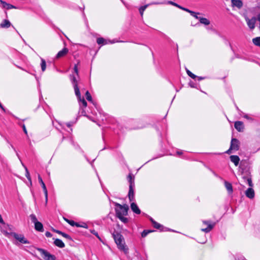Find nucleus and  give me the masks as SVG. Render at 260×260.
Returning <instances> with one entry per match:
<instances>
[{
	"mask_svg": "<svg viewBox=\"0 0 260 260\" xmlns=\"http://www.w3.org/2000/svg\"><path fill=\"white\" fill-rule=\"evenodd\" d=\"M0 223H4V220L3 219V218H2V217L1 214H0Z\"/></svg>",
	"mask_w": 260,
	"mask_h": 260,
	"instance_id": "48",
	"label": "nucleus"
},
{
	"mask_svg": "<svg viewBox=\"0 0 260 260\" xmlns=\"http://www.w3.org/2000/svg\"><path fill=\"white\" fill-rule=\"evenodd\" d=\"M231 4L233 7H236L238 9H241L243 6L241 0H231Z\"/></svg>",
	"mask_w": 260,
	"mask_h": 260,
	"instance_id": "10",
	"label": "nucleus"
},
{
	"mask_svg": "<svg viewBox=\"0 0 260 260\" xmlns=\"http://www.w3.org/2000/svg\"><path fill=\"white\" fill-rule=\"evenodd\" d=\"M71 80L73 85L76 95L77 98H80L81 94L79 88L78 86V81L74 75H71Z\"/></svg>",
	"mask_w": 260,
	"mask_h": 260,
	"instance_id": "5",
	"label": "nucleus"
},
{
	"mask_svg": "<svg viewBox=\"0 0 260 260\" xmlns=\"http://www.w3.org/2000/svg\"><path fill=\"white\" fill-rule=\"evenodd\" d=\"M74 226H76V227H80L81 225L79 224L78 223L75 222Z\"/></svg>",
	"mask_w": 260,
	"mask_h": 260,
	"instance_id": "49",
	"label": "nucleus"
},
{
	"mask_svg": "<svg viewBox=\"0 0 260 260\" xmlns=\"http://www.w3.org/2000/svg\"><path fill=\"white\" fill-rule=\"evenodd\" d=\"M131 208L132 211L135 213L138 214H140L141 211L136 203H132L131 205Z\"/></svg>",
	"mask_w": 260,
	"mask_h": 260,
	"instance_id": "17",
	"label": "nucleus"
},
{
	"mask_svg": "<svg viewBox=\"0 0 260 260\" xmlns=\"http://www.w3.org/2000/svg\"><path fill=\"white\" fill-rule=\"evenodd\" d=\"M203 223L208 225L207 228L202 229V231L205 233L209 232L215 225V223H211L210 221H204Z\"/></svg>",
	"mask_w": 260,
	"mask_h": 260,
	"instance_id": "8",
	"label": "nucleus"
},
{
	"mask_svg": "<svg viewBox=\"0 0 260 260\" xmlns=\"http://www.w3.org/2000/svg\"><path fill=\"white\" fill-rule=\"evenodd\" d=\"M1 3L2 4V6L4 8H6L8 10L11 9H16V7L11 4H8L6 2L1 0L0 1Z\"/></svg>",
	"mask_w": 260,
	"mask_h": 260,
	"instance_id": "15",
	"label": "nucleus"
},
{
	"mask_svg": "<svg viewBox=\"0 0 260 260\" xmlns=\"http://www.w3.org/2000/svg\"><path fill=\"white\" fill-rule=\"evenodd\" d=\"M53 231H54V232H55V233H57V234H59V235H61L62 234V233H63V232H61V231H60L56 230H54V229H53Z\"/></svg>",
	"mask_w": 260,
	"mask_h": 260,
	"instance_id": "45",
	"label": "nucleus"
},
{
	"mask_svg": "<svg viewBox=\"0 0 260 260\" xmlns=\"http://www.w3.org/2000/svg\"><path fill=\"white\" fill-rule=\"evenodd\" d=\"M245 117L246 118H248V116H245Z\"/></svg>",
	"mask_w": 260,
	"mask_h": 260,
	"instance_id": "57",
	"label": "nucleus"
},
{
	"mask_svg": "<svg viewBox=\"0 0 260 260\" xmlns=\"http://www.w3.org/2000/svg\"><path fill=\"white\" fill-rule=\"evenodd\" d=\"M67 126H69V127H70L71 125H70V124H67Z\"/></svg>",
	"mask_w": 260,
	"mask_h": 260,
	"instance_id": "55",
	"label": "nucleus"
},
{
	"mask_svg": "<svg viewBox=\"0 0 260 260\" xmlns=\"http://www.w3.org/2000/svg\"><path fill=\"white\" fill-rule=\"evenodd\" d=\"M233 149H231V147L230 149L226 151V153L228 154H230L231 153V150H233Z\"/></svg>",
	"mask_w": 260,
	"mask_h": 260,
	"instance_id": "50",
	"label": "nucleus"
},
{
	"mask_svg": "<svg viewBox=\"0 0 260 260\" xmlns=\"http://www.w3.org/2000/svg\"><path fill=\"white\" fill-rule=\"evenodd\" d=\"M190 72H191L190 71H189L188 70L186 69V73H187L188 75L190 74Z\"/></svg>",
	"mask_w": 260,
	"mask_h": 260,
	"instance_id": "52",
	"label": "nucleus"
},
{
	"mask_svg": "<svg viewBox=\"0 0 260 260\" xmlns=\"http://www.w3.org/2000/svg\"><path fill=\"white\" fill-rule=\"evenodd\" d=\"M78 98L81 102L83 106L84 107H86L87 106V102H86V101L84 99H82L81 100V98Z\"/></svg>",
	"mask_w": 260,
	"mask_h": 260,
	"instance_id": "37",
	"label": "nucleus"
},
{
	"mask_svg": "<svg viewBox=\"0 0 260 260\" xmlns=\"http://www.w3.org/2000/svg\"><path fill=\"white\" fill-rule=\"evenodd\" d=\"M134 186L129 185L128 198L130 201H133L134 199V191L133 189Z\"/></svg>",
	"mask_w": 260,
	"mask_h": 260,
	"instance_id": "18",
	"label": "nucleus"
},
{
	"mask_svg": "<svg viewBox=\"0 0 260 260\" xmlns=\"http://www.w3.org/2000/svg\"><path fill=\"white\" fill-rule=\"evenodd\" d=\"M235 128L239 132H242L244 129V124L243 122L237 121L235 122Z\"/></svg>",
	"mask_w": 260,
	"mask_h": 260,
	"instance_id": "11",
	"label": "nucleus"
},
{
	"mask_svg": "<svg viewBox=\"0 0 260 260\" xmlns=\"http://www.w3.org/2000/svg\"><path fill=\"white\" fill-rule=\"evenodd\" d=\"M190 14L191 16L194 17L197 19H199V18L200 17L198 16V15L200 14L199 13H196L194 11H191V12H190Z\"/></svg>",
	"mask_w": 260,
	"mask_h": 260,
	"instance_id": "32",
	"label": "nucleus"
},
{
	"mask_svg": "<svg viewBox=\"0 0 260 260\" xmlns=\"http://www.w3.org/2000/svg\"><path fill=\"white\" fill-rule=\"evenodd\" d=\"M45 235L47 237H51L52 236V234L49 232H46Z\"/></svg>",
	"mask_w": 260,
	"mask_h": 260,
	"instance_id": "43",
	"label": "nucleus"
},
{
	"mask_svg": "<svg viewBox=\"0 0 260 260\" xmlns=\"http://www.w3.org/2000/svg\"><path fill=\"white\" fill-rule=\"evenodd\" d=\"M168 3L170 4H171L173 6H174L177 8H179V9H181V8L182 7L181 6L178 5L177 4L173 2H172V1H169L168 2Z\"/></svg>",
	"mask_w": 260,
	"mask_h": 260,
	"instance_id": "36",
	"label": "nucleus"
},
{
	"mask_svg": "<svg viewBox=\"0 0 260 260\" xmlns=\"http://www.w3.org/2000/svg\"><path fill=\"white\" fill-rule=\"evenodd\" d=\"M242 179H243V180L244 181L247 182V184H248V185L250 187H252L253 186V183H252V179H251V176H250L249 173H248L246 175H243L242 176Z\"/></svg>",
	"mask_w": 260,
	"mask_h": 260,
	"instance_id": "12",
	"label": "nucleus"
},
{
	"mask_svg": "<svg viewBox=\"0 0 260 260\" xmlns=\"http://www.w3.org/2000/svg\"><path fill=\"white\" fill-rule=\"evenodd\" d=\"M80 227L87 228V226L86 223H83L82 225H81Z\"/></svg>",
	"mask_w": 260,
	"mask_h": 260,
	"instance_id": "51",
	"label": "nucleus"
},
{
	"mask_svg": "<svg viewBox=\"0 0 260 260\" xmlns=\"http://www.w3.org/2000/svg\"><path fill=\"white\" fill-rule=\"evenodd\" d=\"M150 220L152 224H153V221H155L152 218H150Z\"/></svg>",
	"mask_w": 260,
	"mask_h": 260,
	"instance_id": "53",
	"label": "nucleus"
},
{
	"mask_svg": "<svg viewBox=\"0 0 260 260\" xmlns=\"http://www.w3.org/2000/svg\"><path fill=\"white\" fill-rule=\"evenodd\" d=\"M115 206H116L115 211L117 217L127 215L129 209L128 205L126 204L121 205L119 203H116Z\"/></svg>",
	"mask_w": 260,
	"mask_h": 260,
	"instance_id": "2",
	"label": "nucleus"
},
{
	"mask_svg": "<svg viewBox=\"0 0 260 260\" xmlns=\"http://www.w3.org/2000/svg\"><path fill=\"white\" fill-rule=\"evenodd\" d=\"M66 221L72 226H74L75 221L73 220H70L68 219H65Z\"/></svg>",
	"mask_w": 260,
	"mask_h": 260,
	"instance_id": "39",
	"label": "nucleus"
},
{
	"mask_svg": "<svg viewBox=\"0 0 260 260\" xmlns=\"http://www.w3.org/2000/svg\"><path fill=\"white\" fill-rule=\"evenodd\" d=\"M181 9L182 10H184V11H186V12H188L189 13H190V12H191V10H189V9H188L187 8H183L182 7L181 8Z\"/></svg>",
	"mask_w": 260,
	"mask_h": 260,
	"instance_id": "44",
	"label": "nucleus"
},
{
	"mask_svg": "<svg viewBox=\"0 0 260 260\" xmlns=\"http://www.w3.org/2000/svg\"><path fill=\"white\" fill-rule=\"evenodd\" d=\"M198 20H199L200 22L201 23L205 25H208L210 23V21L206 18L200 17Z\"/></svg>",
	"mask_w": 260,
	"mask_h": 260,
	"instance_id": "22",
	"label": "nucleus"
},
{
	"mask_svg": "<svg viewBox=\"0 0 260 260\" xmlns=\"http://www.w3.org/2000/svg\"><path fill=\"white\" fill-rule=\"evenodd\" d=\"M61 236H62L63 237H64L68 239L72 240L71 237L69 235H68L64 233H63L61 235Z\"/></svg>",
	"mask_w": 260,
	"mask_h": 260,
	"instance_id": "40",
	"label": "nucleus"
},
{
	"mask_svg": "<svg viewBox=\"0 0 260 260\" xmlns=\"http://www.w3.org/2000/svg\"><path fill=\"white\" fill-rule=\"evenodd\" d=\"M197 78H198V79L199 81H200V80H203V79H205V77H203L197 76Z\"/></svg>",
	"mask_w": 260,
	"mask_h": 260,
	"instance_id": "47",
	"label": "nucleus"
},
{
	"mask_svg": "<svg viewBox=\"0 0 260 260\" xmlns=\"http://www.w3.org/2000/svg\"><path fill=\"white\" fill-rule=\"evenodd\" d=\"M246 196L249 199H253L254 197V191L252 187L248 188L245 191Z\"/></svg>",
	"mask_w": 260,
	"mask_h": 260,
	"instance_id": "13",
	"label": "nucleus"
},
{
	"mask_svg": "<svg viewBox=\"0 0 260 260\" xmlns=\"http://www.w3.org/2000/svg\"><path fill=\"white\" fill-rule=\"evenodd\" d=\"M38 180H39V182L40 183V184H41V186L43 188V191L44 192V193H45V198H46V204H47V200H48V194H47V188L46 187V185L44 183V182H43L41 177L40 176V175H38Z\"/></svg>",
	"mask_w": 260,
	"mask_h": 260,
	"instance_id": "9",
	"label": "nucleus"
},
{
	"mask_svg": "<svg viewBox=\"0 0 260 260\" xmlns=\"http://www.w3.org/2000/svg\"><path fill=\"white\" fill-rule=\"evenodd\" d=\"M69 52V50L67 48H64L62 50L59 51L58 53L56 54V58L58 59L61 58L62 57L64 56L67 54Z\"/></svg>",
	"mask_w": 260,
	"mask_h": 260,
	"instance_id": "14",
	"label": "nucleus"
},
{
	"mask_svg": "<svg viewBox=\"0 0 260 260\" xmlns=\"http://www.w3.org/2000/svg\"><path fill=\"white\" fill-rule=\"evenodd\" d=\"M240 142L239 141L236 139L233 138L231 142V149H234V150H238L239 148Z\"/></svg>",
	"mask_w": 260,
	"mask_h": 260,
	"instance_id": "7",
	"label": "nucleus"
},
{
	"mask_svg": "<svg viewBox=\"0 0 260 260\" xmlns=\"http://www.w3.org/2000/svg\"><path fill=\"white\" fill-rule=\"evenodd\" d=\"M97 43L98 44H106L107 42L106 40L103 38H99L97 39Z\"/></svg>",
	"mask_w": 260,
	"mask_h": 260,
	"instance_id": "28",
	"label": "nucleus"
},
{
	"mask_svg": "<svg viewBox=\"0 0 260 260\" xmlns=\"http://www.w3.org/2000/svg\"><path fill=\"white\" fill-rule=\"evenodd\" d=\"M159 3H154V4H158Z\"/></svg>",
	"mask_w": 260,
	"mask_h": 260,
	"instance_id": "56",
	"label": "nucleus"
},
{
	"mask_svg": "<svg viewBox=\"0 0 260 260\" xmlns=\"http://www.w3.org/2000/svg\"><path fill=\"white\" fill-rule=\"evenodd\" d=\"M35 229L37 231L42 232L43 231V225L42 223L39 221L35 223Z\"/></svg>",
	"mask_w": 260,
	"mask_h": 260,
	"instance_id": "19",
	"label": "nucleus"
},
{
	"mask_svg": "<svg viewBox=\"0 0 260 260\" xmlns=\"http://www.w3.org/2000/svg\"><path fill=\"white\" fill-rule=\"evenodd\" d=\"M91 233L93 234L94 235H95L99 240H101V238L99 236V234L97 232H96L95 230H92L91 231Z\"/></svg>",
	"mask_w": 260,
	"mask_h": 260,
	"instance_id": "38",
	"label": "nucleus"
},
{
	"mask_svg": "<svg viewBox=\"0 0 260 260\" xmlns=\"http://www.w3.org/2000/svg\"><path fill=\"white\" fill-rule=\"evenodd\" d=\"M188 76L192 79H195L196 78H197V76L192 73L191 72L190 73Z\"/></svg>",
	"mask_w": 260,
	"mask_h": 260,
	"instance_id": "41",
	"label": "nucleus"
},
{
	"mask_svg": "<svg viewBox=\"0 0 260 260\" xmlns=\"http://www.w3.org/2000/svg\"><path fill=\"white\" fill-rule=\"evenodd\" d=\"M152 231H147V230H144L142 233V234H141V236L142 237H146L147 234L150 232H151Z\"/></svg>",
	"mask_w": 260,
	"mask_h": 260,
	"instance_id": "35",
	"label": "nucleus"
},
{
	"mask_svg": "<svg viewBox=\"0 0 260 260\" xmlns=\"http://www.w3.org/2000/svg\"><path fill=\"white\" fill-rule=\"evenodd\" d=\"M13 235L14 237L15 238V239L17 240L18 241H19L21 243H23V244L29 243V242L27 240H26L24 238V236L22 235L14 233L13 234Z\"/></svg>",
	"mask_w": 260,
	"mask_h": 260,
	"instance_id": "6",
	"label": "nucleus"
},
{
	"mask_svg": "<svg viewBox=\"0 0 260 260\" xmlns=\"http://www.w3.org/2000/svg\"><path fill=\"white\" fill-rule=\"evenodd\" d=\"M243 260H246V259H243Z\"/></svg>",
	"mask_w": 260,
	"mask_h": 260,
	"instance_id": "58",
	"label": "nucleus"
},
{
	"mask_svg": "<svg viewBox=\"0 0 260 260\" xmlns=\"http://www.w3.org/2000/svg\"><path fill=\"white\" fill-rule=\"evenodd\" d=\"M11 25V22L8 20L5 19L1 23L0 26L2 28H8Z\"/></svg>",
	"mask_w": 260,
	"mask_h": 260,
	"instance_id": "21",
	"label": "nucleus"
},
{
	"mask_svg": "<svg viewBox=\"0 0 260 260\" xmlns=\"http://www.w3.org/2000/svg\"><path fill=\"white\" fill-rule=\"evenodd\" d=\"M148 6V5H146L144 6L140 7V8L139 9V11H140V13L141 16L143 15L144 11L147 8Z\"/></svg>",
	"mask_w": 260,
	"mask_h": 260,
	"instance_id": "31",
	"label": "nucleus"
},
{
	"mask_svg": "<svg viewBox=\"0 0 260 260\" xmlns=\"http://www.w3.org/2000/svg\"><path fill=\"white\" fill-rule=\"evenodd\" d=\"M37 250L39 251L42 255L43 256V258L46 260H55L56 257L55 255H52L50 254L49 252H48L47 250L41 248H37Z\"/></svg>",
	"mask_w": 260,
	"mask_h": 260,
	"instance_id": "3",
	"label": "nucleus"
},
{
	"mask_svg": "<svg viewBox=\"0 0 260 260\" xmlns=\"http://www.w3.org/2000/svg\"><path fill=\"white\" fill-rule=\"evenodd\" d=\"M230 160L233 162L236 166L239 165L240 158L237 155H231L230 157Z\"/></svg>",
	"mask_w": 260,
	"mask_h": 260,
	"instance_id": "16",
	"label": "nucleus"
},
{
	"mask_svg": "<svg viewBox=\"0 0 260 260\" xmlns=\"http://www.w3.org/2000/svg\"><path fill=\"white\" fill-rule=\"evenodd\" d=\"M112 235L118 248L120 250L123 251L125 253H127L128 252V248L125 245V242L123 236L118 232L114 233Z\"/></svg>",
	"mask_w": 260,
	"mask_h": 260,
	"instance_id": "1",
	"label": "nucleus"
},
{
	"mask_svg": "<svg viewBox=\"0 0 260 260\" xmlns=\"http://www.w3.org/2000/svg\"><path fill=\"white\" fill-rule=\"evenodd\" d=\"M24 168H25V172H26L25 176L27 178V179L28 180L29 182L30 183V185H31L32 183H31V178H30V176L29 173V172L28 171L27 168L26 167H24Z\"/></svg>",
	"mask_w": 260,
	"mask_h": 260,
	"instance_id": "26",
	"label": "nucleus"
},
{
	"mask_svg": "<svg viewBox=\"0 0 260 260\" xmlns=\"http://www.w3.org/2000/svg\"><path fill=\"white\" fill-rule=\"evenodd\" d=\"M30 218L31 221L34 223V224H35V223L38 222V219L35 214H30Z\"/></svg>",
	"mask_w": 260,
	"mask_h": 260,
	"instance_id": "29",
	"label": "nucleus"
},
{
	"mask_svg": "<svg viewBox=\"0 0 260 260\" xmlns=\"http://www.w3.org/2000/svg\"><path fill=\"white\" fill-rule=\"evenodd\" d=\"M54 244L59 248H63L65 246L64 243L59 239H55Z\"/></svg>",
	"mask_w": 260,
	"mask_h": 260,
	"instance_id": "20",
	"label": "nucleus"
},
{
	"mask_svg": "<svg viewBox=\"0 0 260 260\" xmlns=\"http://www.w3.org/2000/svg\"><path fill=\"white\" fill-rule=\"evenodd\" d=\"M22 127H23V131H24V133H25L26 135H27V131H26V127H25V125H23V126H22Z\"/></svg>",
	"mask_w": 260,
	"mask_h": 260,
	"instance_id": "46",
	"label": "nucleus"
},
{
	"mask_svg": "<svg viewBox=\"0 0 260 260\" xmlns=\"http://www.w3.org/2000/svg\"><path fill=\"white\" fill-rule=\"evenodd\" d=\"M152 224L153 226L157 229H159L160 228L161 226V225L159 223H157L156 221H153Z\"/></svg>",
	"mask_w": 260,
	"mask_h": 260,
	"instance_id": "34",
	"label": "nucleus"
},
{
	"mask_svg": "<svg viewBox=\"0 0 260 260\" xmlns=\"http://www.w3.org/2000/svg\"><path fill=\"white\" fill-rule=\"evenodd\" d=\"M41 69L43 72H44L46 68V63L45 59H44L43 58H41Z\"/></svg>",
	"mask_w": 260,
	"mask_h": 260,
	"instance_id": "25",
	"label": "nucleus"
},
{
	"mask_svg": "<svg viewBox=\"0 0 260 260\" xmlns=\"http://www.w3.org/2000/svg\"><path fill=\"white\" fill-rule=\"evenodd\" d=\"M181 153H182V152H179V151H178V152H177V154H181Z\"/></svg>",
	"mask_w": 260,
	"mask_h": 260,
	"instance_id": "54",
	"label": "nucleus"
},
{
	"mask_svg": "<svg viewBox=\"0 0 260 260\" xmlns=\"http://www.w3.org/2000/svg\"><path fill=\"white\" fill-rule=\"evenodd\" d=\"M127 179L129 183V185H132V186H134V177L131 174H129L127 177Z\"/></svg>",
	"mask_w": 260,
	"mask_h": 260,
	"instance_id": "23",
	"label": "nucleus"
},
{
	"mask_svg": "<svg viewBox=\"0 0 260 260\" xmlns=\"http://www.w3.org/2000/svg\"><path fill=\"white\" fill-rule=\"evenodd\" d=\"M74 70L75 72L76 73V74L78 75V68H77V64L75 65L74 68Z\"/></svg>",
	"mask_w": 260,
	"mask_h": 260,
	"instance_id": "42",
	"label": "nucleus"
},
{
	"mask_svg": "<svg viewBox=\"0 0 260 260\" xmlns=\"http://www.w3.org/2000/svg\"><path fill=\"white\" fill-rule=\"evenodd\" d=\"M252 42L254 45L260 47V37L253 39Z\"/></svg>",
	"mask_w": 260,
	"mask_h": 260,
	"instance_id": "27",
	"label": "nucleus"
},
{
	"mask_svg": "<svg viewBox=\"0 0 260 260\" xmlns=\"http://www.w3.org/2000/svg\"><path fill=\"white\" fill-rule=\"evenodd\" d=\"M243 16L246 21L248 27L251 29L253 30L255 27V23L256 21L257 18L252 17L251 19H249L247 15L245 14H243Z\"/></svg>",
	"mask_w": 260,
	"mask_h": 260,
	"instance_id": "4",
	"label": "nucleus"
},
{
	"mask_svg": "<svg viewBox=\"0 0 260 260\" xmlns=\"http://www.w3.org/2000/svg\"><path fill=\"white\" fill-rule=\"evenodd\" d=\"M124 216H121L117 217L122 222L124 223H126L128 222V219L125 217Z\"/></svg>",
	"mask_w": 260,
	"mask_h": 260,
	"instance_id": "30",
	"label": "nucleus"
},
{
	"mask_svg": "<svg viewBox=\"0 0 260 260\" xmlns=\"http://www.w3.org/2000/svg\"><path fill=\"white\" fill-rule=\"evenodd\" d=\"M224 184H225V186L226 189L229 191V192H230V193L232 192H233V187H232V184L227 181H225Z\"/></svg>",
	"mask_w": 260,
	"mask_h": 260,
	"instance_id": "24",
	"label": "nucleus"
},
{
	"mask_svg": "<svg viewBox=\"0 0 260 260\" xmlns=\"http://www.w3.org/2000/svg\"><path fill=\"white\" fill-rule=\"evenodd\" d=\"M85 95H86V99L88 101H91L92 100V97L90 94V93L88 91H87L85 93Z\"/></svg>",
	"mask_w": 260,
	"mask_h": 260,
	"instance_id": "33",
	"label": "nucleus"
}]
</instances>
